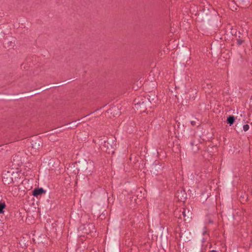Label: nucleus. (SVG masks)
I'll use <instances>...</instances> for the list:
<instances>
[{"instance_id":"1","label":"nucleus","mask_w":252,"mask_h":252,"mask_svg":"<svg viewBox=\"0 0 252 252\" xmlns=\"http://www.w3.org/2000/svg\"><path fill=\"white\" fill-rule=\"evenodd\" d=\"M46 192V191L42 188H36L32 192V195L34 196H38L39 195L44 194Z\"/></svg>"},{"instance_id":"2","label":"nucleus","mask_w":252,"mask_h":252,"mask_svg":"<svg viewBox=\"0 0 252 252\" xmlns=\"http://www.w3.org/2000/svg\"><path fill=\"white\" fill-rule=\"evenodd\" d=\"M104 146L107 148L106 151L109 154H113L114 153L113 149L112 148L111 146L109 144V143L104 142Z\"/></svg>"},{"instance_id":"3","label":"nucleus","mask_w":252,"mask_h":252,"mask_svg":"<svg viewBox=\"0 0 252 252\" xmlns=\"http://www.w3.org/2000/svg\"><path fill=\"white\" fill-rule=\"evenodd\" d=\"M234 122V117L233 116H230L228 117L227 122L230 125H232Z\"/></svg>"},{"instance_id":"4","label":"nucleus","mask_w":252,"mask_h":252,"mask_svg":"<svg viewBox=\"0 0 252 252\" xmlns=\"http://www.w3.org/2000/svg\"><path fill=\"white\" fill-rule=\"evenodd\" d=\"M6 206L4 203H0V214L3 213V210L5 208Z\"/></svg>"},{"instance_id":"5","label":"nucleus","mask_w":252,"mask_h":252,"mask_svg":"<svg viewBox=\"0 0 252 252\" xmlns=\"http://www.w3.org/2000/svg\"><path fill=\"white\" fill-rule=\"evenodd\" d=\"M249 128H250V126L248 125H245L243 126V129L245 131H247V130H248Z\"/></svg>"},{"instance_id":"6","label":"nucleus","mask_w":252,"mask_h":252,"mask_svg":"<svg viewBox=\"0 0 252 252\" xmlns=\"http://www.w3.org/2000/svg\"><path fill=\"white\" fill-rule=\"evenodd\" d=\"M182 214H183V215L184 216V218H185L186 217V213H185V211H184L183 212Z\"/></svg>"},{"instance_id":"7","label":"nucleus","mask_w":252,"mask_h":252,"mask_svg":"<svg viewBox=\"0 0 252 252\" xmlns=\"http://www.w3.org/2000/svg\"><path fill=\"white\" fill-rule=\"evenodd\" d=\"M211 252H216L215 251H212Z\"/></svg>"}]
</instances>
